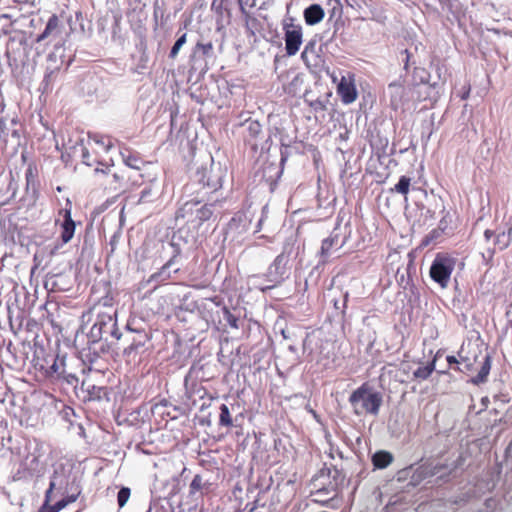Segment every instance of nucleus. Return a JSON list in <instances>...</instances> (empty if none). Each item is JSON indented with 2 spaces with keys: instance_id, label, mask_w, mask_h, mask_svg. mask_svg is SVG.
I'll return each instance as SVG.
<instances>
[{
  "instance_id": "2",
  "label": "nucleus",
  "mask_w": 512,
  "mask_h": 512,
  "mask_svg": "<svg viewBox=\"0 0 512 512\" xmlns=\"http://www.w3.org/2000/svg\"><path fill=\"white\" fill-rule=\"evenodd\" d=\"M348 401L356 416H377L383 398L380 392L365 382L350 394Z\"/></svg>"
},
{
  "instance_id": "7",
  "label": "nucleus",
  "mask_w": 512,
  "mask_h": 512,
  "mask_svg": "<svg viewBox=\"0 0 512 512\" xmlns=\"http://www.w3.org/2000/svg\"><path fill=\"white\" fill-rule=\"evenodd\" d=\"M92 333L99 338L110 335L119 339L121 333L117 327L116 311L110 308L109 312L98 313L96 322L92 327Z\"/></svg>"
},
{
  "instance_id": "10",
  "label": "nucleus",
  "mask_w": 512,
  "mask_h": 512,
  "mask_svg": "<svg viewBox=\"0 0 512 512\" xmlns=\"http://www.w3.org/2000/svg\"><path fill=\"white\" fill-rule=\"evenodd\" d=\"M336 91L344 104H351L356 101L358 91L355 84V74L349 72L347 76H342Z\"/></svg>"
},
{
  "instance_id": "9",
  "label": "nucleus",
  "mask_w": 512,
  "mask_h": 512,
  "mask_svg": "<svg viewBox=\"0 0 512 512\" xmlns=\"http://www.w3.org/2000/svg\"><path fill=\"white\" fill-rule=\"evenodd\" d=\"M59 217H62L63 220L60 222L59 219L55 221L56 225H60V239L62 243L66 244L71 241L74 236L76 224L71 216V203L67 201L66 207L59 210Z\"/></svg>"
},
{
  "instance_id": "35",
  "label": "nucleus",
  "mask_w": 512,
  "mask_h": 512,
  "mask_svg": "<svg viewBox=\"0 0 512 512\" xmlns=\"http://www.w3.org/2000/svg\"><path fill=\"white\" fill-rule=\"evenodd\" d=\"M54 512H59L60 510H62L63 508H65L67 506L66 502L61 499L60 501L56 502L54 505H51Z\"/></svg>"
},
{
  "instance_id": "43",
  "label": "nucleus",
  "mask_w": 512,
  "mask_h": 512,
  "mask_svg": "<svg viewBox=\"0 0 512 512\" xmlns=\"http://www.w3.org/2000/svg\"><path fill=\"white\" fill-rule=\"evenodd\" d=\"M191 205L190 202L185 203L184 207L181 209V211L186 212L187 208Z\"/></svg>"
},
{
  "instance_id": "1",
  "label": "nucleus",
  "mask_w": 512,
  "mask_h": 512,
  "mask_svg": "<svg viewBox=\"0 0 512 512\" xmlns=\"http://www.w3.org/2000/svg\"><path fill=\"white\" fill-rule=\"evenodd\" d=\"M461 365L453 369L458 372L472 373L477 371V375L472 378V383L480 384L487 380L491 369V356L489 353H483L478 345L468 344L467 347H461L458 352Z\"/></svg>"
},
{
  "instance_id": "28",
  "label": "nucleus",
  "mask_w": 512,
  "mask_h": 512,
  "mask_svg": "<svg viewBox=\"0 0 512 512\" xmlns=\"http://www.w3.org/2000/svg\"><path fill=\"white\" fill-rule=\"evenodd\" d=\"M48 373L50 375L57 374L58 376H62L64 374V359L56 357Z\"/></svg>"
},
{
  "instance_id": "36",
  "label": "nucleus",
  "mask_w": 512,
  "mask_h": 512,
  "mask_svg": "<svg viewBox=\"0 0 512 512\" xmlns=\"http://www.w3.org/2000/svg\"><path fill=\"white\" fill-rule=\"evenodd\" d=\"M80 492L76 493V494H71V495H68L66 496L65 498H63V500L66 502V504H70V503H73L77 500L78 496H79Z\"/></svg>"
},
{
  "instance_id": "14",
  "label": "nucleus",
  "mask_w": 512,
  "mask_h": 512,
  "mask_svg": "<svg viewBox=\"0 0 512 512\" xmlns=\"http://www.w3.org/2000/svg\"><path fill=\"white\" fill-rule=\"evenodd\" d=\"M393 461V456L387 451H378L372 457V463L375 468L384 469Z\"/></svg>"
},
{
  "instance_id": "17",
  "label": "nucleus",
  "mask_w": 512,
  "mask_h": 512,
  "mask_svg": "<svg viewBox=\"0 0 512 512\" xmlns=\"http://www.w3.org/2000/svg\"><path fill=\"white\" fill-rule=\"evenodd\" d=\"M436 359L437 355L427 365L418 367L413 373L414 378L421 381L428 379L435 370Z\"/></svg>"
},
{
  "instance_id": "46",
  "label": "nucleus",
  "mask_w": 512,
  "mask_h": 512,
  "mask_svg": "<svg viewBox=\"0 0 512 512\" xmlns=\"http://www.w3.org/2000/svg\"><path fill=\"white\" fill-rule=\"evenodd\" d=\"M430 243L428 242H425V243H422L423 246H428Z\"/></svg>"
},
{
  "instance_id": "27",
  "label": "nucleus",
  "mask_w": 512,
  "mask_h": 512,
  "mask_svg": "<svg viewBox=\"0 0 512 512\" xmlns=\"http://www.w3.org/2000/svg\"><path fill=\"white\" fill-rule=\"evenodd\" d=\"M209 174L210 173H208L207 171H203L201 173L200 181L203 183V186H207L211 190L215 191L220 187V183L218 180L211 181Z\"/></svg>"
},
{
  "instance_id": "34",
  "label": "nucleus",
  "mask_w": 512,
  "mask_h": 512,
  "mask_svg": "<svg viewBox=\"0 0 512 512\" xmlns=\"http://www.w3.org/2000/svg\"><path fill=\"white\" fill-rule=\"evenodd\" d=\"M249 130L256 136L260 132L261 126L257 121H254L250 123Z\"/></svg>"
},
{
  "instance_id": "5",
  "label": "nucleus",
  "mask_w": 512,
  "mask_h": 512,
  "mask_svg": "<svg viewBox=\"0 0 512 512\" xmlns=\"http://www.w3.org/2000/svg\"><path fill=\"white\" fill-rule=\"evenodd\" d=\"M331 470L330 468H322L319 473L312 479L313 490L311 491L312 502L321 506H327L333 497H328L331 493H337L338 484L335 481H330L326 484L321 481L323 478L329 479Z\"/></svg>"
},
{
  "instance_id": "6",
  "label": "nucleus",
  "mask_w": 512,
  "mask_h": 512,
  "mask_svg": "<svg viewBox=\"0 0 512 512\" xmlns=\"http://www.w3.org/2000/svg\"><path fill=\"white\" fill-rule=\"evenodd\" d=\"M284 32L285 51L288 56H294L300 50L303 43V28L296 24L293 18L284 20L282 23Z\"/></svg>"
},
{
  "instance_id": "48",
  "label": "nucleus",
  "mask_w": 512,
  "mask_h": 512,
  "mask_svg": "<svg viewBox=\"0 0 512 512\" xmlns=\"http://www.w3.org/2000/svg\"><path fill=\"white\" fill-rule=\"evenodd\" d=\"M146 512H152L151 508H149Z\"/></svg>"
},
{
  "instance_id": "15",
  "label": "nucleus",
  "mask_w": 512,
  "mask_h": 512,
  "mask_svg": "<svg viewBox=\"0 0 512 512\" xmlns=\"http://www.w3.org/2000/svg\"><path fill=\"white\" fill-rule=\"evenodd\" d=\"M287 263V257L284 254L278 255L273 261L272 265L269 268V274H272L273 271L279 276L277 282L283 280V275L285 274V265Z\"/></svg>"
},
{
  "instance_id": "40",
  "label": "nucleus",
  "mask_w": 512,
  "mask_h": 512,
  "mask_svg": "<svg viewBox=\"0 0 512 512\" xmlns=\"http://www.w3.org/2000/svg\"><path fill=\"white\" fill-rule=\"evenodd\" d=\"M177 256L178 255L176 254L173 257H171L170 260L167 261L166 264L163 266V269L170 268L174 264L175 259L177 258Z\"/></svg>"
},
{
  "instance_id": "22",
  "label": "nucleus",
  "mask_w": 512,
  "mask_h": 512,
  "mask_svg": "<svg viewBox=\"0 0 512 512\" xmlns=\"http://www.w3.org/2000/svg\"><path fill=\"white\" fill-rule=\"evenodd\" d=\"M410 184L411 179L409 177L401 176L398 183L394 186L392 191L400 193L406 197L407 194L409 193Z\"/></svg>"
},
{
  "instance_id": "4",
  "label": "nucleus",
  "mask_w": 512,
  "mask_h": 512,
  "mask_svg": "<svg viewBox=\"0 0 512 512\" xmlns=\"http://www.w3.org/2000/svg\"><path fill=\"white\" fill-rule=\"evenodd\" d=\"M457 259L447 252H439L430 266V278L441 288H447L453 271L455 270Z\"/></svg>"
},
{
  "instance_id": "16",
  "label": "nucleus",
  "mask_w": 512,
  "mask_h": 512,
  "mask_svg": "<svg viewBox=\"0 0 512 512\" xmlns=\"http://www.w3.org/2000/svg\"><path fill=\"white\" fill-rule=\"evenodd\" d=\"M212 53H213L212 42H206V43L197 42L193 49L191 57L192 58L199 57V58L204 59L206 57L211 56Z\"/></svg>"
},
{
  "instance_id": "18",
  "label": "nucleus",
  "mask_w": 512,
  "mask_h": 512,
  "mask_svg": "<svg viewBox=\"0 0 512 512\" xmlns=\"http://www.w3.org/2000/svg\"><path fill=\"white\" fill-rule=\"evenodd\" d=\"M213 215V211L210 205H203L196 210L195 219L193 222H196L198 226L202 225L204 222L208 221Z\"/></svg>"
},
{
  "instance_id": "19",
  "label": "nucleus",
  "mask_w": 512,
  "mask_h": 512,
  "mask_svg": "<svg viewBox=\"0 0 512 512\" xmlns=\"http://www.w3.org/2000/svg\"><path fill=\"white\" fill-rule=\"evenodd\" d=\"M38 178V168L36 163L30 162L25 172V179L27 187L35 186Z\"/></svg>"
},
{
  "instance_id": "13",
  "label": "nucleus",
  "mask_w": 512,
  "mask_h": 512,
  "mask_svg": "<svg viewBox=\"0 0 512 512\" xmlns=\"http://www.w3.org/2000/svg\"><path fill=\"white\" fill-rule=\"evenodd\" d=\"M124 164L132 169L140 170L143 160L138 152H134L128 148L120 151Z\"/></svg>"
},
{
  "instance_id": "3",
  "label": "nucleus",
  "mask_w": 512,
  "mask_h": 512,
  "mask_svg": "<svg viewBox=\"0 0 512 512\" xmlns=\"http://www.w3.org/2000/svg\"><path fill=\"white\" fill-rule=\"evenodd\" d=\"M102 166L94 169L91 184L94 190L104 193L119 194L123 191L125 177L120 173H112L111 165L100 163Z\"/></svg>"
},
{
  "instance_id": "31",
  "label": "nucleus",
  "mask_w": 512,
  "mask_h": 512,
  "mask_svg": "<svg viewBox=\"0 0 512 512\" xmlns=\"http://www.w3.org/2000/svg\"><path fill=\"white\" fill-rule=\"evenodd\" d=\"M223 313H224V317H225L227 323L230 325V327L238 329L239 328V325H238L239 319L234 314H232L231 311L227 307L223 308Z\"/></svg>"
},
{
  "instance_id": "24",
  "label": "nucleus",
  "mask_w": 512,
  "mask_h": 512,
  "mask_svg": "<svg viewBox=\"0 0 512 512\" xmlns=\"http://www.w3.org/2000/svg\"><path fill=\"white\" fill-rule=\"evenodd\" d=\"M259 25V21L256 17L248 13H245V26L246 29L249 31L250 35H255V32L258 31Z\"/></svg>"
},
{
  "instance_id": "25",
  "label": "nucleus",
  "mask_w": 512,
  "mask_h": 512,
  "mask_svg": "<svg viewBox=\"0 0 512 512\" xmlns=\"http://www.w3.org/2000/svg\"><path fill=\"white\" fill-rule=\"evenodd\" d=\"M187 42V34L184 33L183 35H181L177 40L176 42L174 43V45L172 46L171 50H170V53H169V57L171 59H175L179 53V50L181 49V47Z\"/></svg>"
},
{
  "instance_id": "44",
  "label": "nucleus",
  "mask_w": 512,
  "mask_h": 512,
  "mask_svg": "<svg viewBox=\"0 0 512 512\" xmlns=\"http://www.w3.org/2000/svg\"><path fill=\"white\" fill-rule=\"evenodd\" d=\"M212 301H213L214 303H220V301H218V296H215V298H214V299H212Z\"/></svg>"
},
{
  "instance_id": "26",
  "label": "nucleus",
  "mask_w": 512,
  "mask_h": 512,
  "mask_svg": "<svg viewBox=\"0 0 512 512\" xmlns=\"http://www.w3.org/2000/svg\"><path fill=\"white\" fill-rule=\"evenodd\" d=\"M131 495V490L128 487H122L117 494V503L119 508L126 505Z\"/></svg>"
},
{
  "instance_id": "21",
  "label": "nucleus",
  "mask_w": 512,
  "mask_h": 512,
  "mask_svg": "<svg viewBox=\"0 0 512 512\" xmlns=\"http://www.w3.org/2000/svg\"><path fill=\"white\" fill-rule=\"evenodd\" d=\"M219 425L223 427L233 426V420L226 404L220 406Z\"/></svg>"
},
{
  "instance_id": "32",
  "label": "nucleus",
  "mask_w": 512,
  "mask_h": 512,
  "mask_svg": "<svg viewBox=\"0 0 512 512\" xmlns=\"http://www.w3.org/2000/svg\"><path fill=\"white\" fill-rule=\"evenodd\" d=\"M204 484L200 475H195L190 483V493L194 494L202 490Z\"/></svg>"
},
{
  "instance_id": "37",
  "label": "nucleus",
  "mask_w": 512,
  "mask_h": 512,
  "mask_svg": "<svg viewBox=\"0 0 512 512\" xmlns=\"http://www.w3.org/2000/svg\"><path fill=\"white\" fill-rule=\"evenodd\" d=\"M403 54H405L404 69H405V70H408V68H409V62H410V57H411V53L409 52V50L405 49V50L403 51Z\"/></svg>"
},
{
  "instance_id": "41",
  "label": "nucleus",
  "mask_w": 512,
  "mask_h": 512,
  "mask_svg": "<svg viewBox=\"0 0 512 512\" xmlns=\"http://www.w3.org/2000/svg\"><path fill=\"white\" fill-rule=\"evenodd\" d=\"M82 157H83V162L90 166L91 163L89 162V153H88V151H84Z\"/></svg>"
},
{
  "instance_id": "42",
  "label": "nucleus",
  "mask_w": 512,
  "mask_h": 512,
  "mask_svg": "<svg viewBox=\"0 0 512 512\" xmlns=\"http://www.w3.org/2000/svg\"><path fill=\"white\" fill-rule=\"evenodd\" d=\"M441 5L450 6L451 0H438Z\"/></svg>"
},
{
  "instance_id": "33",
  "label": "nucleus",
  "mask_w": 512,
  "mask_h": 512,
  "mask_svg": "<svg viewBox=\"0 0 512 512\" xmlns=\"http://www.w3.org/2000/svg\"><path fill=\"white\" fill-rule=\"evenodd\" d=\"M4 107L0 106V139L5 134L6 131V119L2 116Z\"/></svg>"
},
{
  "instance_id": "45",
  "label": "nucleus",
  "mask_w": 512,
  "mask_h": 512,
  "mask_svg": "<svg viewBox=\"0 0 512 512\" xmlns=\"http://www.w3.org/2000/svg\"><path fill=\"white\" fill-rule=\"evenodd\" d=\"M468 94H469V93L464 94V95L462 96V99H466V98L468 97Z\"/></svg>"
},
{
  "instance_id": "30",
  "label": "nucleus",
  "mask_w": 512,
  "mask_h": 512,
  "mask_svg": "<svg viewBox=\"0 0 512 512\" xmlns=\"http://www.w3.org/2000/svg\"><path fill=\"white\" fill-rule=\"evenodd\" d=\"M53 488H54V483L51 482L49 489L45 493V501H44L43 505L39 508L38 512H54L52 506L49 505L50 494H51Z\"/></svg>"
},
{
  "instance_id": "39",
  "label": "nucleus",
  "mask_w": 512,
  "mask_h": 512,
  "mask_svg": "<svg viewBox=\"0 0 512 512\" xmlns=\"http://www.w3.org/2000/svg\"><path fill=\"white\" fill-rule=\"evenodd\" d=\"M495 233L494 231L490 230V229H487L485 230L484 232V237L487 241H489L491 238H495Z\"/></svg>"
},
{
  "instance_id": "38",
  "label": "nucleus",
  "mask_w": 512,
  "mask_h": 512,
  "mask_svg": "<svg viewBox=\"0 0 512 512\" xmlns=\"http://www.w3.org/2000/svg\"><path fill=\"white\" fill-rule=\"evenodd\" d=\"M446 360H447V362L449 363V365L456 364L457 366H459V364H461L460 359L458 360V359H457L455 356H453V355H449V356H447Z\"/></svg>"
},
{
  "instance_id": "12",
  "label": "nucleus",
  "mask_w": 512,
  "mask_h": 512,
  "mask_svg": "<svg viewBox=\"0 0 512 512\" xmlns=\"http://www.w3.org/2000/svg\"><path fill=\"white\" fill-rule=\"evenodd\" d=\"M305 23L309 26H314L320 23L324 17V9L319 4H312L305 8L303 12Z\"/></svg>"
},
{
  "instance_id": "20",
  "label": "nucleus",
  "mask_w": 512,
  "mask_h": 512,
  "mask_svg": "<svg viewBox=\"0 0 512 512\" xmlns=\"http://www.w3.org/2000/svg\"><path fill=\"white\" fill-rule=\"evenodd\" d=\"M304 83L303 76L297 74L294 76L292 81L285 87V91L293 96L297 95L301 91V86Z\"/></svg>"
},
{
  "instance_id": "29",
  "label": "nucleus",
  "mask_w": 512,
  "mask_h": 512,
  "mask_svg": "<svg viewBox=\"0 0 512 512\" xmlns=\"http://www.w3.org/2000/svg\"><path fill=\"white\" fill-rule=\"evenodd\" d=\"M92 139L95 143L102 145L105 152H108L113 147L112 139L108 136L94 135Z\"/></svg>"
},
{
  "instance_id": "47",
  "label": "nucleus",
  "mask_w": 512,
  "mask_h": 512,
  "mask_svg": "<svg viewBox=\"0 0 512 512\" xmlns=\"http://www.w3.org/2000/svg\"><path fill=\"white\" fill-rule=\"evenodd\" d=\"M22 159L26 160V156L24 154H22Z\"/></svg>"
},
{
  "instance_id": "11",
  "label": "nucleus",
  "mask_w": 512,
  "mask_h": 512,
  "mask_svg": "<svg viewBox=\"0 0 512 512\" xmlns=\"http://www.w3.org/2000/svg\"><path fill=\"white\" fill-rule=\"evenodd\" d=\"M338 234H330L327 238L323 239L319 251V257L323 264L327 263L333 251L341 248L344 243H338Z\"/></svg>"
},
{
  "instance_id": "23",
  "label": "nucleus",
  "mask_w": 512,
  "mask_h": 512,
  "mask_svg": "<svg viewBox=\"0 0 512 512\" xmlns=\"http://www.w3.org/2000/svg\"><path fill=\"white\" fill-rule=\"evenodd\" d=\"M512 233V227L509 229L508 235L505 233H500L495 236L494 246L498 247L499 250L506 249L510 244V235Z\"/></svg>"
},
{
  "instance_id": "8",
  "label": "nucleus",
  "mask_w": 512,
  "mask_h": 512,
  "mask_svg": "<svg viewBox=\"0 0 512 512\" xmlns=\"http://www.w3.org/2000/svg\"><path fill=\"white\" fill-rule=\"evenodd\" d=\"M64 25L56 14H53L46 23L45 29L36 38V42L49 40L55 42V46L64 42L63 37Z\"/></svg>"
}]
</instances>
